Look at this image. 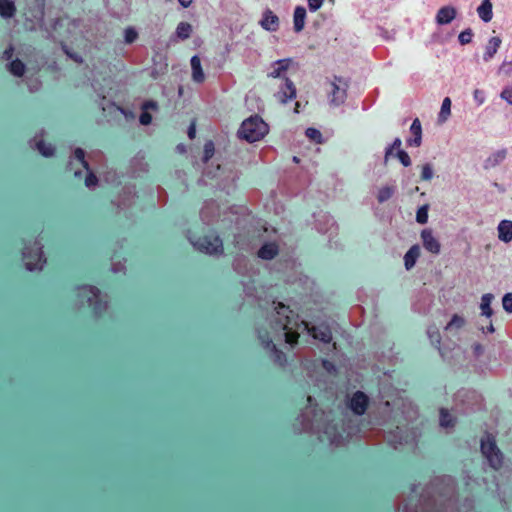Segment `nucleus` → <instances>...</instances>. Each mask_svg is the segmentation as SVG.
Masks as SVG:
<instances>
[{"label": "nucleus", "mask_w": 512, "mask_h": 512, "mask_svg": "<svg viewBox=\"0 0 512 512\" xmlns=\"http://www.w3.org/2000/svg\"><path fill=\"white\" fill-rule=\"evenodd\" d=\"M271 328L278 332H284L285 341L290 345L298 343L300 337L298 330L300 328L307 330L314 339L324 343H330L332 340V332L328 325L321 324L310 327L307 322L300 320L299 315L289 306L281 302H278L275 307Z\"/></svg>", "instance_id": "1"}, {"label": "nucleus", "mask_w": 512, "mask_h": 512, "mask_svg": "<svg viewBox=\"0 0 512 512\" xmlns=\"http://www.w3.org/2000/svg\"><path fill=\"white\" fill-rule=\"evenodd\" d=\"M32 230L26 232L25 237L20 239L21 256L25 264V268L29 271H42L47 259L43 253V230H39L40 226H31Z\"/></svg>", "instance_id": "2"}, {"label": "nucleus", "mask_w": 512, "mask_h": 512, "mask_svg": "<svg viewBox=\"0 0 512 512\" xmlns=\"http://www.w3.org/2000/svg\"><path fill=\"white\" fill-rule=\"evenodd\" d=\"M200 217L204 224L213 221L228 222L229 224H247L250 222V213L245 206H232L228 211L221 213L220 206L214 200L204 203L200 210Z\"/></svg>", "instance_id": "3"}, {"label": "nucleus", "mask_w": 512, "mask_h": 512, "mask_svg": "<svg viewBox=\"0 0 512 512\" xmlns=\"http://www.w3.org/2000/svg\"><path fill=\"white\" fill-rule=\"evenodd\" d=\"M197 234H199L198 231L192 232L190 229L188 230L189 242L199 252L210 255L223 252L222 239L215 231L209 230L207 233H202L198 236Z\"/></svg>", "instance_id": "4"}, {"label": "nucleus", "mask_w": 512, "mask_h": 512, "mask_svg": "<svg viewBox=\"0 0 512 512\" xmlns=\"http://www.w3.org/2000/svg\"><path fill=\"white\" fill-rule=\"evenodd\" d=\"M77 297L82 305L89 307L95 315H101L107 309V302L101 298V291L91 284L77 287Z\"/></svg>", "instance_id": "5"}, {"label": "nucleus", "mask_w": 512, "mask_h": 512, "mask_svg": "<svg viewBox=\"0 0 512 512\" xmlns=\"http://www.w3.org/2000/svg\"><path fill=\"white\" fill-rule=\"evenodd\" d=\"M267 123L258 115H253L244 120L238 130V136L247 142L253 143L261 140L268 133Z\"/></svg>", "instance_id": "6"}, {"label": "nucleus", "mask_w": 512, "mask_h": 512, "mask_svg": "<svg viewBox=\"0 0 512 512\" xmlns=\"http://www.w3.org/2000/svg\"><path fill=\"white\" fill-rule=\"evenodd\" d=\"M480 447L489 465L494 470L500 469L503 463V454L498 448L494 436L490 433H486L485 437L481 439Z\"/></svg>", "instance_id": "7"}, {"label": "nucleus", "mask_w": 512, "mask_h": 512, "mask_svg": "<svg viewBox=\"0 0 512 512\" xmlns=\"http://www.w3.org/2000/svg\"><path fill=\"white\" fill-rule=\"evenodd\" d=\"M348 82L341 77L334 76L330 82L329 99L330 103L339 106L343 104L347 97Z\"/></svg>", "instance_id": "8"}, {"label": "nucleus", "mask_w": 512, "mask_h": 512, "mask_svg": "<svg viewBox=\"0 0 512 512\" xmlns=\"http://www.w3.org/2000/svg\"><path fill=\"white\" fill-rule=\"evenodd\" d=\"M258 339L263 346V348L269 352L275 354L277 361L283 365L286 361V355L279 350L276 345L273 343L268 331H259Z\"/></svg>", "instance_id": "9"}, {"label": "nucleus", "mask_w": 512, "mask_h": 512, "mask_svg": "<svg viewBox=\"0 0 512 512\" xmlns=\"http://www.w3.org/2000/svg\"><path fill=\"white\" fill-rule=\"evenodd\" d=\"M368 405L369 398L362 391L355 392L349 401V408L358 416H361L366 412Z\"/></svg>", "instance_id": "10"}, {"label": "nucleus", "mask_w": 512, "mask_h": 512, "mask_svg": "<svg viewBox=\"0 0 512 512\" xmlns=\"http://www.w3.org/2000/svg\"><path fill=\"white\" fill-rule=\"evenodd\" d=\"M275 97L281 103H286L294 99L296 97V87L294 83L288 78L283 79L279 90L275 93Z\"/></svg>", "instance_id": "11"}, {"label": "nucleus", "mask_w": 512, "mask_h": 512, "mask_svg": "<svg viewBox=\"0 0 512 512\" xmlns=\"http://www.w3.org/2000/svg\"><path fill=\"white\" fill-rule=\"evenodd\" d=\"M291 64L292 60L289 58L273 62L269 68L268 76L272 78H287L285 75Z\"/></svg>", "instance_id": "12"}, {"label": "nucleus", "mask_w": 512, "mask_h": 512, "mask_svg": "<svg viewBox=\"0 0 512 512\" xmlns=\"http://www.w3.org/2000/svg\"><path fill=\"white\" fill-rule=\"evenodd\" d=\"M411 136L406 140L408 146L419 147L422 143V126L418 118H415L410 127Z\"/></svg>", "instance_id": "13"}, {"label": "nucleus", "mask_w": 512, "mask_h": 512, "mask_svg": "<svg viewBox=\"0 0 512 512\" xmlns=\"http://www.w3.org/2000/svg\"><path fill=\"white\" fill-rule=\"evenodd\" d=\"M421 237L423 241V246L427 251L433 254H438L440 252V243L432 235V231L430 229L422 230Z\"/></svg>", "instance_id": "14"}, {"label": "nucleus", "mask_w": 512, "mask_h": 512, "mask_svg": "<svg viewBox=\"0 0 512 512\" xmlns=\"http://www.w3.org/2000/svg\"><path fill=\"white\" fill-rule=\"evenodd\" d=\"M457 15V11L452 6L441 7L436 14V23L438 25H446L451 23Z\"/></svg>", "instance_id": "15"}, {"label": "nucleus", "mask_w": 512, "mask_h": 512, "mask_svg": "<svg viewBox=\"0 0 512 512\" xmlns=\"http://www.w3.org/2000/svg\"><path fill=\"white\" fill-rule=\"evenodd\" d=\"M260 25L263 29L274 32L279 27V18L271 10L267 9L263 13Z\"/></svg>", "instance_id": "16"}, {"label": "nucleus", "mask_w": 512, "mask_h": 512, "mask_svg": "<svg viewBox=\"0 0 512 512\" xmlns=\"http://www.w3.org/2000/svg\"><path fill=\"white\" fill-rule=\"evenodd\" d=\"M396 191L397 186L395 183L385 184L378 189L376 198L379 203H384L392 198Z\"/></svg>", "instance_id": "17"}, {"label": "nucleus", "mask_w": 512, "mask_h": 512, "mask_svg": "<svg viewBox=\"0 0 512 512\" xmlns=\"http://www.w3.org/2000/svg\"><path fill=\"white\" fill-rule=\"evenodd\" d=\"M191 69H192V79L196 83H202L205 80V75L201 66L200 58L195 55L191 58L190 61Z\"/></svg>", "instance_id": "18"}, {"label": "nucleus", "mask_w": 512, "mask_h": 512, "mask_svg": "<svg viewBox=\"0 0 512 512\" xmlns=\"http://www.w3.org/2000/svg\"><path fill=\"white\" fill-rule=\"evenodd\" d=\"M278 254V245L274 242L264 244L258 250V257L264 260H271Z\"/></svg>", "instance_id": "19"}, {"label": "nucleus", "mask_w": 512, "mask_h": 512, "mask_svg": "<svg viewBox=\"0 0 512 512\" xmlns=\"http://www.w3.org/2000/svg\"><path fill=\"white\" fill-rule=\"evenodd\" d=\"M501 43H502V40L500 39V37H492L488 41V44L486 45L485 53L483 55V60L485 62L490 61L494 57V55L497 53Z\"/></svg>", "instance_id": "20"}, {"label": "nucleus", "mask_w": 512, "mask_h": 512, "mask_svg": "<svg viewBox=\"0 0 512 512\" xmlns=\"http://www.w3.org/2000/svg\"><path fill=\"white\" fill-rule=\"evenodd\" d=\"M420 256V247L419 245H413L404 256V264L407 270H410L416 263L417 259Z\"/></svg>", "instance_id": "21"}, {"label": "nucleus", "mask_w": 512, "mask_h": 512, "mask_svg": "<svg viewBox=\"0 0 512 512\" xmlns=\"http://www.w3.org/2000/svg\"><path fill=\"white\" fill-rule=\"evenodd\" d=\"M306 19V10L302 6H297L294 10V30L300 32L303 30Z\"/></svg>", "instance_id": "22"}, {"label": "nucleus", "mask_w": 512, "mask_h": 512, "mask_svg": "<svg viewBox=\"0 0 512 512\" xmlns=\"http://www.w3.org/2000/svg\"><path fill=\"white\" fill-rule=\"evenodd\" d=\"M478 16L484 21L489 22L493 17L492 2L491 0H483L481 5L477 8Z\"/></svg>", "instance_id": "23"}, {"label": "nucleus", "mask_w": 512, "mask_h": 512, "mask_svg": "<svg viewBox=\"0 0 512 512\" xmlns=\"http://www.w3.org/2000/svg\"><path fill=\"white\" fill-rule=\"evenodd\" d=\"M507 156V150L506 149H501V150H498L494 153H492L485 161V167L486 168H491V167H495L497 166L498 164H500L501 162H503L505 160Z\"/></svg>", "instance_id": "24"}, {"label": "nucleus", "mask_w": 512, "mask_h": 512, "mask_svg": "<svg viewBox=\"0 0 512 512\" xmlns=\"http://www.w3.org/2000/svg\"><path fill=\"white\" fill-rule=\"evenodd\" d=\"M493 299L494 295L491 293H486L481 297V314L487 318H490L493 315V309L491 308Z\"/></svg>", "instance_id": "25"}, {"label": "nucleus", "mask_w": 512, "mask_h": 512, "mask_svg": "<svg viewBox=\"0 0 512 512\" xmlns=\"http://www.w3.org/2000/svg\"><path fill=\"white\" fill-rule=\"evenodd\" d=\"M451 114V99L449 97H445L441 109L438 115V122L444 123Z\"/></svg>", "instance_id": "26"}, {"label": "nucleus", "mask_w": 512, "mask_h": 512, "mask_svg": "<svg viewBox=\"0 0 512 512\" xmlns=\"http://www.w3.org/2000/svg\"><path fill=\"white\" fill-rule=\"evenodd\" d=\"M15 13V5L11 0H0V15L5 18L12 17Z\"/></svg>", "instance_id": "27"}, {"label": "nucleus", "mask_w": 512, "mask_h": 512, "mask_svg": "<svg viewBox=\"0 0 512 512\" xmlns=\"http://www.w3.org/2000/svg\"><path fill=\"white\" fill-rule=\"evenodd\" d=\"M192 26L187 22H180L176 28V36L181 40H186L190 37Z\"/></svg>", "instance_id": "28"}, {"label": "nucleus", "mask_w": 512, "mask_h": 512, "mask_svg": "<svg viewBox=\"0 0 512 512\" xmlns=\"http://www.w3.org/2000/svg\"><path fill=\"white\" fill-rule=\"evenodd\" d=\"M455 419L450 415L447 409L442 408L440 410V425L442 427H453Z\"/></svg>", "instance_id": "29"}, {"label": "nucleus", "mask_w": 512, "mask_h": 512, "mask_svg": "<svg viewBox=\"0 0 512 512\" xmlns=\"http://www.w3.org/2000/svg\"><path fill=\"white\" fill-rule=\"evenodd\" d=\"M9 71L15 76H22L25 71V65L20 60H14L8 64Z\"/></svg>", "instance_id": "30"}, {"label": "nucleus", "mask_w": 512, "mask_h": 512, "mask_svg": "<svg viewBox=\"0 0 512 512\" xmlns=\"http://www.w3.org/2000/svg\"><path fill=\"white\" fill-rule=\"evenodd\" d=\"M36 147L43 156H51L54 153V147L50 143H46L43 140L37 141Z\"/></svg>", "instance_id": "31"}, {"label": "nucleus", "mask_w": 512, "mask_h": 512, "mask_svg": "<svg viewBox=\"0 0 512 512\" xmlns=\"http://www.w3.org/2000/svg\"><path fill=\"white\" fill-rule=\"evenodd\" d=\"M428 337L431 341V343L440 350V343H441V335L438 329L436 328H429L428 331Z\"/></svg>", "instance_id": "32"}, {"label": "nucleus", "mask_w": 512, "mask_h": 512, "mask_svg": "<svg viewBox=\"0 0 512 512\" xmlns=\"http://www.w3.org/2000/svg\"><path fill=\"white\" fill-rule=\"evenodd\" d=\"M498 237L504 242L512 240V226H498Z\"/></svg>", "instance_id": "33"}, {"label": "nucleus", "mask_w": 512, "mask_h": 512, "mask_svg": "<svg viewBox=\"0 0 512 512\" xmlns=\"http://www.w3.org/2000/svg\"><path fill=\"white\" fill-rule=\"evenodd\" d=\"M464 324H465L464 318L455 314L451 318L450 322L446 325L445 329L446 330H451L453 328L460 329L464 326Z\"/></svg>", "instance_id": "34"}, {"label": "nucleus", "mask_w": 512, "mask_h": 512, "mask_svg": "<svg viewBox=\"0 0 512 512\" xmlns=\"http://www.w3.org/2000/svg\"><path fill=\"white\" fill-rule=\"evenodd\" d=\"M401 145H402L401 139L400 138H395L393 143L386 148V151H385V161H387L388 158L393 155L394 150H397V152L399 150H401Z\"/></svg>", "instance_id": "35"}, {"label": "nucleus", "mask_w": 512, "mask_h": 512, "mask_svg": "<svg viewBox=\"0 0 512 512\" xmlns=\"http://www.w3.org/2000/svg\"><path fill=\"white\" fill-rule=\"evenodd\" d=\"M215 146L212 141H207L204 145L203 161L207 163L214 155Z\"/></svg>", "instance_id": "36"}, {"label": "nucleus", "mask_w": 512, "mask_h": 512, "mask_svg": "<svg viewBox=\"0 0 512 512\" xmlns=\"http://www.w3.org/2000/svg\"><path fill=\"white\" fill-rule=\"evenodd\" d=\"M306 136L316 143H321L322 134L319 130L315 128H308L305 132Z\"/></svg>", "instance_id": "37"}, {"label": "nucleus", "mask_w": 512, "mask_h": 512, "mask_svg": "<svg viewBox=\"0 0 512 512\" xmlns=\"http://www.w3.org/2000/svg\"><path fill=\"white\" fill-rule=\"evenodd\" d=\"M473 32L471 29H466L459 34V42L462 45H466L472 41Z\"/></svg>", "instance_id": "38"}, {"label": "nucleus", "mask_w": 512, "mask_h": 512, "mask_svg": "<svg viewBox=\"0 0 512 512\" xmlns=\"http://www.w3.org/2000/svg\"><path fill=\"white\" fill-rule=\"evenodd\" d=\"M433 177V168H432V165L429 164V163H426L425 165H423L422 167V171H421V179L422 180H425V181H429L431 180Z\"/></svg>", "instance_id": "39"}, {"label": "nucleus", "mask_w": 512, "mask_h": 512, "mask_svg": "<svg viewBox=\"0 0 512 512\" xmlns=\"http://www.w3.org/2000/svg\"><path fill=\"white\" fill-rule=\"evenodd\" d=\"M427 219H428V209L426 206H423L418 209L417 215H416V220L419 224H425L427 222Z\"/></svg>", "instance_id": "40"}, {"label": "nucleus", "mask_w": 512, "mask_h": 512, "mask_svg": "<svg viewBox=\"0 0 512 512\" xmlns=\"http://www.w3.org/2000/svg\"><path fill=\"white\" fill-rule=\"evenodd\" d=\"M74 158L88 170V163L85 160V152L81 148H77L74 152Z\"/></svg>", "instance_id": "41"}, {"label": "nucleus", "mask_w": 512, "mask_h": 512, "mask_svg": "<svg viewBox=\"0 0 512 512\" xmlns=\"http://www.w3.org/2000/svg\"><path fill=\"white\" fill-rule=\"evenodd\" d=\"M502 305L503 309L508 312L512 313V293H507L504 295L502 299Z\"/></svg>", "instance_id": "42"}, {"label": "nucleus", "mask_w": 512, "mask_h": 512, "mask_svg": "<svg viewBox=\"0 0 512 512\" xmlns=\"http://www.w3.org/2000/svg\"><path fill=\"white\" fill-rule=\"evenodd\" d=\"M138 37V33L136 30L132 27H129L125 30V42L126 43H133Z\"/></svg>", "instance_id": "43"}, {"label": "nucleus", "mask_w": 512, "mask_h": 512, "mask_svg": "<svg viewBox=\"0 0 512 512\" xmlns=\"http://www.w3.org/2000/svg\"><path fill=\"white\" fill-rule=\"evenodd\" d=\"M396 156L397 158L399 159V161L405 166H410L411 165V159H410V156L408 155L407 152H405L404 150H399L397 153H396Z\"/></svg>", "instance_id": "44"}, {"label": "nucleus", "mask_w": 512, "mask_h": 512, "mask_svg": "<svg viewBox=\"0 0 512 512\" xmlns=\"http://www.w3.org/2000/svg\"><path fill=\"white\" fill-rule=\"evenodd\" d=\"M38 1V7L35 11V13H33V17L37 18L39 21L42 20L43 18V15H44V0H37Z\"/></svg>", "instance_id": "45"}, {"label": "nucleus", "mask_w": 512, "mask_h": 512, "mask_svg": "<svg viewBox=\"0 0 512 512\" xmlns=\"http://www.w3.org/2000/svg\"><path fill=\"white\" fill-rule=\"evenodd\" d=\"M501 97L512 105V85L503 89L501 92Z\"/></svg>", "instance_id": "46"}, {"label": "nucleus", "mask_w": 512, "mask_h": 512, "mask_svg": "<svg viewBox=\"0 0 512 512\" xmlns=\"http://www.w3.org/2000/svg\"><path fill=\"white\" fill-rule=\"evenodd\" d=\"M85 184L89 188L95 186L97 184V177L92 172H89L85 178Z\"/></svg>", "instance_id": "47"}, {"label": "nucleus", "mask_w": 512, "mask_h": 512, "mask_svg": "<svg viewBox=\"0 0 512 512\" xmlns=\"http://www.w3.org/2000/svg\"><path fill=\"white\" fill-rule=\"evenodd\" d=\"M310 11H317L323 3V0H307Z\"/></svg>", "instance_id": "48"}, {"label": "nucleus", "mask_w": 512, "mask_h": 512, "mask_svg": "<svg viewBox=\"0 0 512 512\" xmlns=\"http://www.w3.org/2000/svg\"><path fill=\"white\" fill-rule=\"evenodd\" d=\"M151 121H152V116H151V114L149 112L144 111V112L141 113V115H140V123L142 125H148V124L151 123Z\"/></svg>", "instance_id": "49"}, {"label": "nucleus", "mask_w": 512, "mask_h": 512, "mask_svg": "<svg viewBox=\"0 0 512 512\" xmlns=\"http://www.w3.org/2000/svg\"><path fill=\"white\" fill-rule=\"evenodd\" d=\"M13 47L12 46H9L4 52H3V59L5 60H9L12 58L13 56Z\"/></svg>", "instance_id": "50"}, {"label": "nucleus", "mask_w": 512, "mask_h": 512, "mask_svg": "<svg viewBox=\"0 0 512 512\" xmlns=\"http://www.w3.org/2000/svg\"><path fill=\"white\" fill-rule=\"evenodd\" d=\"M156 108H157V103L154 101H147L143 104V109H145V110L156 109Z\"/></svg>", "instance_id": "51"}, {"label": "nucleus", "mask_w": 512, "mask_h": 512, "mask_svg": "<svg viewBox=\"0 0 512 512\" xmlns=\"http://www.w3.org/2000/svg\"><path fill=\"white\" fill-rule=\"evenodd\" d=\"M28 86H29V90L31 92H34V91H36L39 88L40 82L37 79H35Z\"/></svg>", "instance_id": "52"}, {"label": "nucleus", "mask_w": 512, "mask_h": 512, "mask_svg": "<svg viewBox=\"0 0 512 512\" xmlns=\"http://www.w3.org/2000/svg\"><path fill=\"white\" fill-rule=\"evenodd\" d=\"M195 134H196L195 125L191 124L189 129H188V136H189L190 139H193L195 137Z\"/></svg>", "instance_id": "53"}, {"label": "nucleus", "mask_w": 512, "mask_h": 512, "mask_svg": "<svg viewBox=\"0 0 512 512\" xmlns=\"http://www.w3.org/2000/svg\"><path fill=\"white\" fill-rule=\"evenodd\" d=\"M230 179V184L228 185V188H230V186H234V183L237 179V174L236 172H230V176L228 177Z\"/></svg>", "instance_id": "54"}, {"label": "nucleus", "mask_w": 512, "mask_h": 512, "mask_svg": "<svg viewBox=\"0 0 512 512\" xmlns=\"http://www.w3.org/2000/svg\"><path fill=\"white\" fill-rule=\"evenodd\" d=\"M482 331L484 333H493L495 331V329H494V326H493L492 322H490L489 325L486 328L482 327Z\"/></svg>", "instance_id": "55"}, {"label": "nucleus", "mask_w": 512, "mask_h": 512, "mask_svg": "<svg viewBox=\"0 0 512 512\" xmlns=\"http://www.w3.org/2000/svg\"><path fill=\"white\" fill-rule=\"evenodd\" d=\"M323 366L327 370H330V369L334 368V365L330 361H328V360H323Z\"/></svg>", "instance_id": "56"}, {"label": "nucleus", "mask_w": 512, "mask_h": 512, "mask_svg": "<svg viewBox=\"0 0 512 512\" xmlns=\"http://www.w3.org/2000/svg\"><path fill=\"white\" fill-rule=\"evenodd\" d=\"M179 3L183 6V7H189L190 4L192 3V0H178Z\"/></svg>", "instance_id": "57"}, {"label": "nucleus", "mask_w": 512, "mask_h": 512, "mask_svg": "<svg viewBox=\"0 0 512 512\" xmlns=\"http://www.w3.org/2000/svg\"><path fill=\"white\" fill-rule=\"evenodd\" d=\"M480 94H481V92H480L479 90H476V91L474 92V97H475V99H476V100H478V101H479V103L481 104V103L483 102V99H482V98H480Z\"/></svg>", "instance_id": "58"}, {"label": "nucleus", "mask_w": 512, "mask_h": 512, "mask_svg": "<svg viewBox=\"0 0 512 512\" xmlns=\"http://www.w3.org/2000/svg\"><path fill=\"white\" fill-rule=\"evenodd\" d=\"M499 224H503V225L512 224V221H510V220H502V221H500Z\"/></svg>", "instance_id": "59"}, {"label": "nucleus", "mask_w": 512, "mask_h": 512, "mask_svg": "<svg viewBox=\"0 0 512 512\" xmlns=\"http://www.w3.org/2000/svg\"><path fill=\"white\" fill-rule=\"evenodd\" d=\"M307 401L311 404V402L313 401L312 397H311V396H308V397H307Z\"/></svg>", "instance_id": "60"}, {"label": "nucleus", "mask_w": 512, "mask_h": 512, "mask_svg": "<svg viewBox=\"0 0 512 512\" xmlns=\"http://www.w3.org/2000/svg\"><path fill=\"white\" fill-rule=\"evenodd\" d=\"M293 161L298 163L299 159L295 156V157H293Z\"/></svg>", "instance_id": "61"}, {"label": "nucleus", "mask_w": 512, "mask_h": 512, "mask_svg": "<svg viewBox=\"0 0 512 512\" xmlns=\"http://www.w3.org/2000/svg\"><path fill=\"white\" fill-rule=\"evenodd\" d=\"M298 108H299V103L297 102V103H296V108H295V111H296V112H298V111H299V110H298Z\"/></svg>", "instance_id": "62"}, {"label": "nucleus", "mask_w": 512, "mask_h": 512, "mask_svg": "<svg viewBox=\"0 0 512 512\" xmlns=\"http://www.w3.org/2000/svg\"><path fill=\"white\" fill-rule=\"evenodd\" d=\"M178 149H179V150H181V151H183L184 147H183L182 145H179V146H178Z\"/></svg>", "instance_id": "63"}, {"label": "nucleus", "mask_w": 512, "mask_h": 512, "mask_svg": "<svg viewBox=\"0 0 512 512\" xmlns=\"http://www.w3.org/2000/svg\"><path fill=\"white\" fill-rule=\"evenodd\" d=\"M262 227H263V229H264V231H265V232H267V231H268V229H267V227H266V226H262Z\"/></svg>", "instance_id": "64"}]
</instances>
